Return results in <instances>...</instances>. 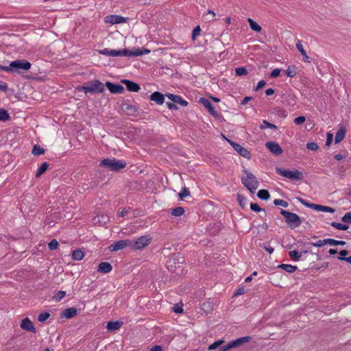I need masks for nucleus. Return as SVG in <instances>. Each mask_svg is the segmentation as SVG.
I'll return each mask as SVG.
<instances>
[{
	"label": "nucleus",
	"mask_w": 351,
	"mask_h": 351,
	"mask_svg": "<svg viewBox=\"0 0 351 351\" xmlns=\"http://www.w3.org/2000/svg\"><path fill=\"white\" fill-rule=\"evenodd\" d=\"M49 316L50 314L47 312L40 313L38 317V320L40 322H44L49 317Z\"/></svg>",
	"instance_id": "de8ad7c7"
},
{
	"label": "nucleus",
	"mask_w": 351,
	"mask_h": 351,
	"mask_svg": "<svg viewBox=\"0 0 351 351\" xmlns=\"http://www.w3.org/2000/svg\"><path fill=\"white\" fill-rule=\"evenodd\" d=\"M66 295L64 291H59L54 296L53 299L56 302H60Z\"/></svg>",
	"instance_id": "37998d69"
},
{
	"label": "nucleus",
	"mask_w": 351,
	"mask_h": 351,
	"mask_svg": "<svg viewBox=\"0 0 351 351\" xmlns=\"http://www.w3.org/2000/svg\"><path fill=\"white\" fill-rule=\"evenodd\" d=\"M266 84V82L265 80H261L258 82V84L256 87V88L254 89L255 91H257L258 90L263 88Z\"/></svg>",
	"instance_id": "e2e57ef3"
},
{
	"label": "nucleus",
	"mask_w": 351,
	"mask_h": 351,
	"mask_svg": "<svg viewBox=\"0 0 351 351\" xmlns=\"http://www.w3.org/2000/svg\"><path fill=\"white\" fill-rule=\"evenodd\" d=\"M245 293V290L244 287H241L237 290L235 291L233 296L234 297L239 296V295L244 294Z\"/></svg>",
	"instance_id": "4d7b16f0"
},
{
	"label": "nucleus",
	"mask_w": 351,
	"mask_h": 351,
	"mask_svg": "<svg viewBox=\"0 0 351 351\" xmlns=\"http://www.w3.org/2000/svg\"><path fill=\"white\" fill-rule=\"evenodd\" d=\"M274 204L276 206H281L285 207V208L288 206V203L286 201H284L282 199H275L274 201Z\"/></svg>",
	"instance_id": "09e8293b"
},
{
	"label": "nucleus",
	"mask_w": 351,
	"mask_h": 351,
	"mask_svg": "<svg viewBox=\"0 0 351 351\" xmlns=\"http://www.w3.org/2000/svg\"><path fill=\"white\" fill-rule=\"evenodd\" d=\"M84 256V253L80 249L75 250L72 253V258L75 261H81Z\"/></svg>",
	"instance_id": "bb28decb"
},
{
	"label": "nucleus",
	"mask_w": 351,
	"mask_h": 351,
	"mask_svg": "<svg viewBox=\"0 0 351 351\" xmlns=\"http://www.w3.org/2000/svg\"><path fill=\"white\" fill-rule=\"evenodd\" d=\"M266 128L276 130L277 127H276V125H275L273 123H269L267 120H263L262 124L260 125V129L265 130Z\"/></svg>",
	"instance_id": "72a5a7b5"
},
{
	"label": "nucleus",
	"mask_w": 351,
	"mask_h": 351,
	"mask_svg": "<svg viewBox=\"0 0 351 351\" xmlns=\"http://www.w3.org/2000/svg\"><path fill=\"white\" fill-rule=\"evenodd\" d=\"M250 205L251 210H252L253 211L260 212L262 210V209L260 208L258 204L251 202Z\"/></svg>",
	"instance_id": "13d9d810"
},
{
	"label": "nucleus",
	"mask_w": 351,
	"mask_h": 351,
	"mask_svg": "<svg viewBox=\"0 0 351 351\" xmlns=\"http://www.w3.org/2000/svg\"><path fill=\"white\" fill-rule=\"evenodd\" d=\"M149 99L158 105H162L165 102V96L160 92L155 91L150 95Z\"/></svg>",
	"instance_id": "412c9836"
},
{
	"label": "nucleus",
	"mask_w": 351,
	"mask_h": 351,
	"mask_svg": "<svg viewBox=\"0 0 351 351\" xmlns=\"http://www.w3.org/2000/svg\"><path fill=\"white\" fill-rule=\"evenodd\" d=\"M125 56H140L143 55L142 50L137 49L134 51L124 49Z\"/></svg>",
	"instance_id": "c756f323"
},
{
	"label": "nucleus",
	"mask_w": 351,
	"mask_h": 351,
	"mask_svg": "<svg viewBox=\"0 0 351 351\" xmlns=\"http://www.w3.org/2000/svg\"><path fill=\"white\" fill-rule=\"evenodd\" d=\"M106 86L110 92L113 94H120L123 93L124 91L123 86L118 84H113L110 82H106Z\"/></svg>",
	"instance_id": "4468645a"
},
{
	"label": "nucleus",
	"mask_w": 351,
	"mask_h": 351,
	"mask_svg": "<svg viewBox=\"0 0 351 351\" xmlns=\"http://www.w3.org/2000/svg\"><path fill=\"white\" fill-rule=\"evenodd\" d=\"M306 245L320 247H322L324 245H326V243H325V239H324V240H319L316 242H308L306 243Z\"/></svg>",
	"instance_id": "a19ab883"
},
{
	"label": "nucleus",
	"mask_w": 351,
	"mask_h": 351,
	"mask_svg": "<svg viewBox=\"0 0 351 351\" xmlns=\"http://www.w3.org/2000/svg\"><path fill=\"white\" fill-rule=\"evenodd\" d=\"M151 241L152 237L149 235H143L134 240H130V247L134 250H142L147 246Z\"/></svg>",
	"instance_id": "423d86ee"
},
{
	"label": "nucleus",
	"mask_w": 351,
	"mask_h": 351,
	"mask_svg": "<svg viewBox=\"0 0 351 351\" xmlns=\"http://www.w3.org/2000/svg\"><path fill=\"white\" fill-rule=\"evenodd\" d=\"M200 31H201V29H200L199 26H196L193 29V32H192V36H191V38L193 40H195L196 38V37L199 35Z\"/></svg>",
	"instance_id": "5fc2aeb1"
},
{
	"label": "nucleus",
	"mask_w": 351,
	"mask_h": 351,
	"mask_svg": "<svg viewBox=\"0 0 351 351\" xmlns=\"http://www.w3.org/2000/svg\"><path fill=\"white\" fill-rule=\"evenodd\" d=\"M166 96L176 105L179 104L182 106H186L188 105V102L179 95L167 93Z\"/></svg>",
	"instance_id": "f3484780"
},
{
	"label": "nucleus",
	"mask_w": 351,
	"mask_h": 351,
	"mask_svg": "<svg viewBox=\"0 0 351 351\" xmlns=\"http://www.w3.org/2000/svg\"><path fill=\"white\" fill-rule=\"evenodd\" d=\"M58 246H59V243H58V241L56 239L51 240L48 244V247L51 250H54L58 249Z\"/></svg>",
	"instance_id": "a18cd8bd"
},
{
	"label": "nucleus",
	"mask_w": 351,
	"mask_h": 351,
	"mask_svg": "<svg viewBox=\"0 0 351 351\" xmlns=\"http://www.w3.org/2000/svg\"><path fill=\"white\" fill-rule=\"evenodd\" d=\"M285 72L288 77H293L297 75V68L295 65H289Z\"/></svg>",
	"instance_id": "cd10ccee"
},
{
	"label": "nucleus",
	"mask_w": 351,
	"mask_h": 351,
	"mask_svg": "<svg viewBox=\"0 0 351 351\" xmlns=\"http://www.w3.org/2000/svg\"><path fill=\"white\" fill-rule=\"evenodd\" d=\"M48 167H49V164L47 162H43L40 165V167L38 168V169L36 173V178L40 177L42 174H43L47 171Z\"/></svg>",
	"instance_id": "7c9ffc66"
},
{
	"label": "nucleus",
	"mask_w": 351,
	"mask_h": 351,
	"mask_svg": "<svg viewBox=\"0 0 351 351\" xmlns=\"http://www.w3.org/2000/svg\"><path fill=\"white\" fill-rule=\"evenodd\" d=\"M339 261H344L351 264V256L349 257H337Z\"/></svg>",
	"instance_id": "774afa93"
},
{
	"label": "nucleus",
	"mask_w": 351,
	"mask_h": 351,
	"mask_svg": "<svg viewBox=\"0 0 351 351\" xmlns=\"http://www.w3.org/2000/svg\"><path fill=\"white\" fill-rule=\"evenodd\" d=\"M252 99V97H245L243 98V99L241 101V105H246Z\"/></svg>",
	"instance_id": "69168bd1"
},
{
	"label": "nucleus",
	"mask_w": 351,
	"mask_h": 351,
	"mask_svg": "<svg viewBox=\"0 0 351 351\" xmlns=\"http://www.w3.org/2000/svg\"><path fill=\"white\" fill-rule=\"evenodd\" d=\"M278 267L281 268V269H284L285 271H286L287 272L290 273V274L293 273L294 271H295L298 269V267L296 266L289 265V264H281V265H278Z\"/></svg>",
	"instance_id": "393cba45"
},
{
	"label": "nucleus",
	"mask_w": 351,
	"mask_h": 351,
	"mask_svg": "<svg viewBox=\"0 0 351 351\" xmlns=\"http://www.w3.org/2000/svg\"><path fill=\"white\" fill-rule=\"evenodd\" d=\"M191 195L190 191L186 187L182 188V189L178 193V197H186Z\"/></svg>",
	"instance_id": "ea45409f"
},
{
	"label": "nucleus",
	"mask_w": 351,
	"mask_h": 351,
	"mask_svg": "<svg viewBox=\"0 0 351 351\" xmlns=\"http://www.w3.org/2000/svg\"><path fill=\"white\" fill-rule=\"evenodd\" d=\"M99 165L110 171H118L125 167L126 162L123 160H117L114 158H105L100 162Z\"/></svg>",
	"instance_id": "f03ea898"
},
{
	"label": "nucleus",
	"mask_w": 351,
	"mask_h": 351,
	"mask_svg": "<svg viewBox=\"0 0 351 351\" xmlns=\"http://www.w3.org/2000/svg\"><path fill=\"white\" fill-rule=\"evenodd\" d=\"M105 22L110 24H118L126 22V18L119 15H109L105 19Z\"/></svg>",
	"instance_id": "2eb2a0df"
},
{
	"label": "nucleus",
	"mask_w": 351,
	"mask_h": 351,
	"mask_svg": "<svg viewBox=\"0 0 351 351\" xmlns=\"http://www.w3.org/2000/svg\"><path fill=\"white\" fill-rule=\"evenodd\" d=\"M99 53L102 55L116 57V56H125L124 49L122 50H116V49H109L107 48H104L101 50H99Z\"/></svg>",
	"instance_id": "ddd939ff"
},
{
	"label": "nucleus",
	"mask_w": 351,
	"mask_h": 351,
	"mask_svg": "<svg viewBox=\"0 0 351 351\" xmlns=\"http://www.w3.org/2000/svg\"><path fill=\"white\" fill-rule=\"evenodd\" d=\"M306 148L309 150L316 151L318 149L319 146L316 143L311 142L306 144Z\"/></svg>",
	"instance_id": "3c124183"
},
{
	"label": "nucleus",
	"mask_w": 351,
	"mask_h": 351,
	"mask_svg": "<svg viewBox=\"0 0 351 351\" xmlns=\"http://www.w3.org/2000/svg\"><path fill=\"white\" fill-rule=\"evenodd\" d=\"M166 105L169 110H178V107L173 102H166Z\"/></svg>",
	"instance_id": "0e129e2a"
},
{
	"label": "nucleus",
	"mask_w": 351,
	"mask_h": 351,
	"mask_svg": "<svg viewBox=\"0 0 351 351\" xmlns=\"http://www.w3.org/2000/svg\"><path fill=\"white\" fill-rule=\"evenodd\" d=\"M333 139V134L332 133H327L326 145L330 146Z\"/></svg>",
	"instance_id": "052dcab7"
},
{
	"label": "nucleus",
	"mask_w": 351,
	"mask_h": 351,
	"mask_svg": "<svg viewBox=\"0 0 351 351\" xmlns=\"http://www.w3.org/2000/svg\"><path fill=\"white\" fill-rule=\"evenodd\" d=\"M31 68V64L25 60H16L10 63L8 66L1 68V71L6 72L19 71V70L27 71Z\"/></svg>",
	"instance_id": "20e7f679"
},
{
	"label": "nucleus",
	"mask_w": 351,
	"mask_h": 351,
	"mask_svg": "<svg viewBox=\"0 0 351 351\" xmlns=\"http://www.w3.org/2000/svg\"><path fill=\"white\" fill-rule=\"evenodd\" d=\"M316 210L322 211V212H328V213H333L335 212V210L332 207L326 206L319 205V204H317V207H316Z\"/></svg>",
	"instance_id": "2f4dec72"
},
{
	"label": "nucleus",
	"mask_w": 351,
	"mask_h": 351,
	"mask_svg": "<svg viewBox=\"0 0 351 351\" xmlns=\"http://www.w3.org/2000/svg\"><path fill=\"white\" fill-rule=\"evenodd\" d=\"M280 71L281 70L278 68L274 69L270 74V77L273 78L278 77L280 74Z\"/></svg>",
	"instance_id": "bf43d9fd"
},
{
	"label": "nucleus",
	"mask_w": 351,
	"mask_h": 351,
	"mask_svg": "<svg viewBox=\"0 0 351 351\" xmlns=\"http://www.w3.org/2000/svg\"><path fill=\"white\" fill-rule=\"evenodd\" d=\"M173 310L177 314L182 313L183 311H184L183 308H182V304H181V305H180L179 304H174V306L173 307Z\"/></svg>",
	"instance_id": "864d4df0"
},
{
	"label": "nucleus",
	"mask_w": 351,
	"mask_h": 351,
	"mask_svg": "<svg viewBox=\"0 0 351 351\" xmlns=\"http://www.w3.org/2000/svg\"><path fill=\"white\" fill-rule=\"evenodd\" d=\"M224 341L223 340H218V341L214 342L213 343L210 344L208 347V350H217V351H219V348L223 346L222 343Z\"/></svg>",
	"instance_id": "c9c22d12"
},
{
	"label": "nucleus",
	"mask_w": 351,
	"mask_h": 351,
	"mask_svg": "<svg viewBox=\"0 0 351 351\" xmlns=\"http://www.w3.org/2000/svg\"><path fill=\"white\" fill-rule=\"evenodd\" d=\"M112 270V265L107 262H101L99 263L97 271L103 274H108Z\"/></svg>",
	"instance_id": "5701e85b"
},
{
	"label": "nucleus",
	"mask_w": 351,
	"mask_h": 351,
	"mask_svg": "<svg viewBox=\"0 0 351 351\" xmlns=\"http://www.w3.org/2000/svg\"><path fill=\"white\" fill-rule=\"evenodd\" d=\"M10 119L8 111L3 108H0V121H6Z\"/></svg>",
	"instance_id": "e433bc0d"
},
{
	"label": "nucleus",
	"mask_w": 351,
	"mask_h": 351,
	"mask_svg": "<svg viewBox=\"0 0 351 351\" xmlns=\"http://www.w3.org/2000/svg\"><path fill=\"white\" fill-rule=\"evenodd\" d=\"M346 223L351 224V212L346 213L341 219Z\"/></svg>",
	"instance_id": "c03bdc74"
},
{
	"label": "nucleus",
	"mask_w": 351,
	"mask_h": 351,
	"mask_svg": "<svg viewBox=\"0 0 351 351\" xmlns=\"http://www.w3.org/2000/svg\"><path fill=\"white\" fill-rule=\"evenodd\" d=\"M124 110L127 112V113L130 115H132L136 113V108L132 105H125Z\"/></svg>",
	"instance_id": "49530a36"
},
{
	"label": "nucleus",
	"mask_w": 351,
	"mask_h": 351,
	"mask_svg": "<svg viewBox=\"0 0 351 351\" xmlns=\"http://www.w3.org/2000/svg\"><path fill=\"white\" fill-rule=\"evenodd\" d=\"M149 351H162V348L159 345H156L153 346Z\"/></svg>",
	"instance_id": "338daca9"
},
{
	"label": "nucleus",
	"mask_w": 351,
	"mask_h": 351,
	"mask_svg": "<svg viewBox=\"0 0 351 351\" xmlns=\"http://www.w3.org/2000/svg\"><path fill=\"white\" fill-rule=\"evenodd\" d=\"M257 197H269V193L267 190L262 189L258 191Z\"/></svg>",
	"instance_id": "603ef678"
},
{
	"label": "nucleus",
	"mask_w": 351,
	"mask_h": 351,
	"mask_svg": "<svg viewBox=\"0 0 351 351\" xmlns=\"http://www.w3.org/2000/svg\"><path fill=\"white\" fill-rule=\"evenodd\" d=\"M199 101L213 117L217 119L221 117V114L216 110L215 108L208 99L200 98Z\"/></svg>",
	"instance_id": "9b49d317"
},
{
	"label": "nucleus",
	"mask_w": 351,
	"mask_h": 351,
	"mask_svg": "<svg viewBox=\"0 0 351 351\" xmlns=\"http://www.w3.org/2000/svg\"><path fill=\"white\" fill-rule=\"evenodd\" d=\"M289 256L291 260H292L294 262H296L298 261L302 257V253L299 252L297 250H293L289 252Z\"/></svg>",
	"instance_id": "c85d7f7f"
},
{
	"label": "nucleus",
	"mask_w": 351,
	"mask_h": 351,
	"mask_svg": "<svg viewBox=\"0 0 351 351\" xmlns=\"http://www.w3.org/2000/svg\"><path fill=\"white\" fill-rule=\"evenodd\" d=\"M276 172L291 181H296L301 180L303 177L302 173L298 170L290 171L287 169H282L280 168H276Z\"/></svg>",
	"instance_id": "0eeeda50"
},
{
	"label": "nucleus",
	"mask_w": 351,
	"mask_h": 351,
	"mask_svg": "<svg viewBox=\"0 0 351 351\" xmlns=\"http://www.w3.org/2000/svg\"><path fill=\"white\" fill-rule=\"evenodd\" d=\"M295 46H296L297 49L301 53V54L302 56V60L304 62H308V63L311 62V59L308 56H307L306 51L304 49V47L302 44L301 40H298L295 43Z\"/></svg>",
	"instance_id": "6ab92c4d"
},
{
	"label": "nucleus",
	"mask_w": 351,
	"mask_h": 351,
	"mask_svg": "<svg viewBox=\"0 0 351 351\" xmlns=\"http://www.w3.org/2000/svg\"><path fill=\"white\" fill-rule=\"evenodd\" d=\"M331 226L339 230H347L349 226L347 224L338 223L333 221L330 223Z\"/></svg>",
	"instance_id": "f704fd0d"
},
{
	"label": "nucleus",
	"mask_w": 351,
	"mask_h": 351,
	"mask_svg": "<svg viewBox=\"0 0 351 351\" xmlns=\"http://www.w3.org/2000/svg\"><path fill=\"white\" fill-rule=\"evenodd\" d=\"M250 339V337H242L238 338L237 339L231 341L226 345H223V346L220 347L219 351H228L232 348L239 347L242 344L249 342Z\"/></svg>",
	"instance_id": "6e6552de"
},
{
	"label": "nucleus",
	"mask_w": 351,
	"mask_h": 351,
	"mask_svg": "<svg viewBox=\"0 0 351 351\" xmlns=\"http://www.w3.org/2000/svg\"><path fill=\"white\" fill-rule=\"evenodd\" d=\"M298 199L300 200V202L303 205L316 210V207H317V204L309 203V202H306L304 199Z\"/></svg>",
	"instance_id": "79ce46f5"
},
{
	"label": "nucleus",
	"mask_w": 351,
	"mask_h": 351,
	"mask_svg": "<svg viewBox=\"0 0 351 351\" xmlns=\"http://www.w3.org/2000/svg\"><path fill=\"white\" fill-rule=\"evenodd\" d=\"M123 324L121 321H110L107 323L106 328L109 331H114L118 330Z\"/></svg>",
	"instance_id": "b1692460"
},
{
	"label": "nucleus",
	"mask_w": 351,
	"mask_h": 351,
	"mask_svg": "<svg viewBox=\"0 0 351 351\" xmlns=\"http://www.w3.org/2000/svg\"><path fill=\"white\" fill-rule=\"evenodd\" d=\"M247 21L249 23L250 28L256 32H261L262 30V27L254 20H252L250 18L247 19Z\"/></svg>",
	"instance_id": "a878e982"
},
{
	"label": "nucleus",
	"mask_w": 351,
	"mask_h": 351,
	"mask_svg": "<svg viewBox=\"0 0 351 351\" xmlns=\"http://www.w3.org/2000/svg\"><path fill=\"white\" fill-rule=\"evenodd\" d=\"M131 242L129 239L119 240L112 244H111L108 248L111 252H116L120 250H123L126 247H130Z\"/></svg>",
	"instance_id": "9d476101"
},
{
	"label": "nucleus",
	"mask_w": 351,
	"mask_h": 351,
	"mask_svg": "<svg viewBox=\"0 0 351 351\" xmlns=\"http://www.w3.org/2000/svg\"><path fill=\"white\" fill-rule=\"evenodd\" d=\"M243 172L244 176L241 178L242 183L247 187L250 193L253 194L256 192L258 188V182L256 177L247 170L245 169L243 170Z\"/></svg>",
	"instance_id": "7ed1b4c3"
},
{
	"label": "nucleus",
	"mask_w": 351,
	"mask_h": 351,
	"mask_svg": "<svg viewBox=\"0 0 351 351\" xmlns=\"http://www.w3.org/2000/svg\"><path fill=\"white\" fill-rule=\"evenodd\" d=\"M325 243H326V245L329 244L332 246L337 245V240H335L333 239H325Z\"/></svg>",
	"instance_id": "680f3d73"
},
{
	"label": "nucleus",
	"mask_w": 351,
	"mask_h": 351,
	"mask_svg": "<svg viewBox=\"0 0 351 351\" xmlns=\"http://www.w3.org/2000/svg\"><path fill=\"white\" fill-rule=\"evenodd\" d=\"M184 213V209L182 207H176L173 208L171 211V215L176 217H180Z\"/></svg>",
	"instance_id": "4c0bfd02"
},
{
	"label": "nucleus",
	"mask_w": 351,
	"mask_h": 351,
	"mask_svg": "<svg viewBox=\"0 0 351 351\" xmlns=\"http://www.w3.org/2000/svg\"><path fill=\"white\" fill-rule=\"evenodd\" d=\"M235 73L237 76L246 75L248 72L245 67H238L235 69Z\"/></svg>",
	"instance_id": "58836bf2"
},
{
	"label": "nucleus",
	"mask_w": 351,
	"mask_h": 351,
	"mask_svg": "<svg viewBox=\"0 0 351 351\" xmlns=\"http://www.w3.org/2000/svg\"><path fill=\"white\" fill-rule=\"evenodd\" d=\"M21 328L25 330L32 332L33 333L36 332V328L34 327L32 322L28 317H26L22 320L21 323Z\"/></svg>",
	"instance_id": "dca6fc26"
},
{
	"label": "nucleus",
	"mask_w": 351,
	"mask_h": 351,
	"mask_svg": "<svg viewBox=\"0 0 351 351\" xmlns=\"http://www.w3.org/2000/svg\"><path fill=\"white\" fill-rule=\"evenodd\" d=\"M260 247L265 249L269 254H271V253H273L274 252V247H272L271 246H270L269 244L268 243H263V244H261L260 245Z\"/></svg>",
	"instance_id": "8fccbe9b"
},
{
	"label": "nucleus",
	"mask_w": 351,
	"mask_h": 351,
	"mask_svg": "<svg viewBox=\"0 0 351 351\" xmlns=\"http://www.w3.org/2000/svg\"><path fill=\"white\" fill-rule=\"evenodd\" d=\"M228 142L232 145V147L234 148V149L241 156L245 157L246 158H250L251 154L250 152L242 147L241 145L231 141L229 139H227Z\"/></svg>",
	"instance_id": "1a4fd4ad"
},
{
	"label": "nucleus",
	"mask_w": 351,
	"mask_h": 351,
	"mask_svg": "<svg viewBox=\"0 0 351 351\" xmlns=\"http://www.w3.org/2000/svg\"><path fill=\"white\" fill-rule=\"evenodd\" d=\"M305 120H306L305 117H304V116H300V117H296V118L294 119V123H295L296 125H300V124H302L303 123H304Z\"/></svg>",
	"instance_id": "6e6d98bb"
},
{
	"label": "nucleus",
	"mask_w": 351,
	"mask_h": 351,
	"mask_svg": "<svg viewBox=\"0 0 351 351\" xmlns=\"http://www.w3.org/2000/svg\"><path fill=\"white\" fill-rule=\"evenodd\" d=\"M32 153L34 156H40L45 153V149L38 145H34Z\"/></svg>",
	"instance_id": "473e14b6"
},
{
	"label": "nucleus",
	"mask_w": 351,
	"mask_h": 351,
	"mask_svg": "<svg viewBox=\"0 0 351 351\" xmlns=\"http://www.w3.org/2000/svg\"><path fill=\"white\" fill-rule=\"evenodd\" d=\"M280 214L285 217L286 223L291 229L299 227L302 222L300 217L295 213L281 209Z\"/></svg>",
	"instance_id": "39448f33"
},
{
	"label": "nucleus",
	"mask_w": 351,
	"mask_h": 351,
	"mask_svg": "<svg viewBox=\"0 0 351 351\" xmlns=\"http://www.w3.org/2000/svg\"><path fill=\"white\" fill-rule=\"evenodd\" d=\"M122 82L125 85L128 90L130 92L137 93L141 88L140 86L137 83H135L129 80H124L122 81Z\"/></svg>",
	"instance_id": "aec40b11"
},
{
	"label": "nucleus",
	"mask_w": 351,
	"mask_h": 351,
	"mask_svg": "<svg viewBox=\"0 0 351 351\" xmlns=\"http://www.w3.org/2000/svg\"><path fill=\"white\" fill-rule=\"evenodd\" d=\"M77 314V311L74 307L68 308L64 310L60 315L61 318L71 319Z\"/></svg>",
	"instance_id": "4be33fe9"
},
{
	"label": "nucleus",
	"mask_w": 351,
	"mask_h": 351,
	"mask_svg": "<svg viewBox=\"0 0 351 351\" xmlns=\"http://www.w3.org/2000/svg\"><path fill=\"white\" fill-rule=\"evenodd\" d=\"M265 146L274 155L279 156L282 153L281 147L275 141L267 142Z\"/></svg>",
	"instance_id": "f8f14e48"
},
{
	"label": "nucleus",
	"mask_w": 351,
	"mask_h": 351,
	"mask_svg": "<svg viewBox=\"0 0 351 351\" xmlns=\"http://www.w3.org/2000/svg\"><path fill=\"white\" fill-rule=\"evenodd\" d=\"M77 90L79 91H83L86 94L101 93L104 90V86L100 81L95 80L84 83L82 86H77Z\"/></svg>",
	"instance_id": "f257e3e1"
},
{
	"label": "nucleus",
	"mask_w": 351,
	"mask_h": 351,
	"mask_svg": "<svg viewBox=\"0 0 351 351\" xmlns=\"http://www.w3.org/2000/svg\"><path fill=\"white\" fill-rule=\"evenodd\" d=\"M346 132V128L343 124L339 125V129L336 133L335 142V143H339L341 142L345 137Z\"/></svg>",
	"instance_id": "a211bd4d"
}]
</instances>
